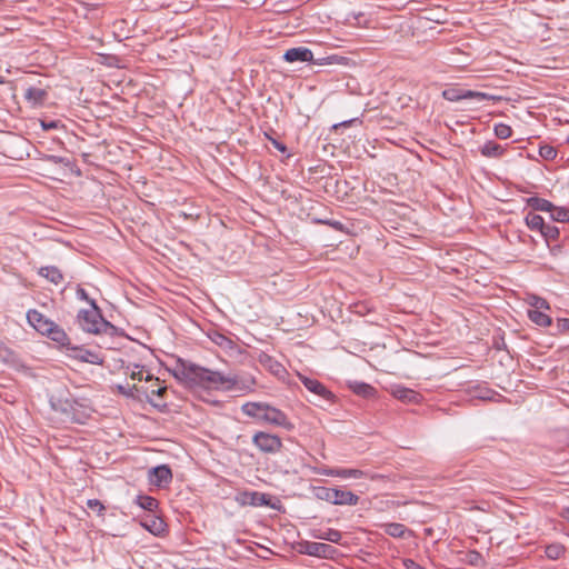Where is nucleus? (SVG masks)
Listing matches in <instances>:
<instances>
[{
  "label": "nucleus",
  "instance_id": "a211bd4d",
  "mask_svg": "<svg viewBox=\"0 0 569 569\" xmlns=\"http://www.w3.org/2000/svg\"><path fill=\"white\" fill-rule=\"evenodd\" d=\"M69 350L76 351L77 355L74 358L81 362H88L92 365H100L102 362V358L94 351L77 346H71Z\"/></svg>",
  "mask_w": 569,
  "mask_h": 569
},
{
  "label": "nucleus",
  "instance_id": "b1692460",
  "mask_svg": "<svg viewBox=\"0 0 569 569\" xmlns=\"http://www.w3.org/2000/svg\"><path fill=\"white\" fill-rule=\"evenodd\" d=\"M351 390L357 395L366 399L373 398L377 393V390L371 385L366 382H352L349 386Z\"/></svg>",
  "mask_w": 569,
  "mask_h": 569
},
{
  "label": "nucleus",
  "instance_id": "e2e57ef3",
  "mask_svg": "<svg viewBox=\"0 0 569 569\" xmlns=\"http://www.w3.org/2000/svg\"><path fill=\"white\" fill-rule=\"evenodd\" d=\"M567 143L569 144V136H568V138H567Z\"/></svg>",
  "mask_w": 569,
  "mask_h": 569
},
{
  "label": "nucleus",
  "instance_id": "5701e85b",
  "mask_svg": "<svg viewBox=\"0 0 569 569\" xmlns=\"http://www.w3.org/2000/svg\"><path fill=\"white\" fill-rule=\"evenodd\" d=\"M480 152L487 158H500L505 153V148L492 140H489L480 148Z\"/></svg>",
  "mask_w": 569,
  "mask_h": 569
},
{
  "label": "nucleus",
  "instance_id": "a19ab883",
  "mask_svg": "<svg viewBox=\"0 0 569 569\" xmlns=\"http://www.w3.org/2000/svg\"><path fill=\"white\" fill-rule=\"evenodd\" d=\"M492 393H493L492 390L481 387V386H477L475 388V397L482 399V400H490Z\"/></svg>",
  "mask_w": 569,
  "mask_h": 569
},
{
  "label": "nucleus",
  "instance_id": "4d7b16f0",
  "mask_svg": "<svg viewBox=\"0 0 569 569\" xmlns=\"http://www.w3.org/2000/svg\"><path fill=\"white\" fill-rule=\"evenodd\" d=\"M352 121L349 120V121H342L341 123H337V124H333V129H337L338 127H347L351 123Z\"/></svg>",
  "mask_w": 569,
  "mask_h": 569
},
{
  "label": "nucleus",
  "instance_id": "4be33fe9",
  "mask_svg": "<svg viewBox=\"0 0 569 569\" xmlns=\"http://www.w3.org/2000/svg\"><path fill=\"white\" fill-rule=\"evenodd\" d=\"M39 274L54 284H59L63 280L61 270L54 266H46L39 269Z\"/></svg>",
  "mask_w": 569,
  "mask_h": 569
},
{
  "label": "nucleus",
  "instance_id": "864d4df0",
  "mask_svg": "<svg viewBox=\"0 0 569 569\" xmlns=\"http://www.w3.org/2000/svg\"><path fill=\"white\" fill-rule=\"evenodd\" d=\"M167 392V387H160L151 391V396L162 397Z\"/></svg>",
  "mask_w": 569,
  "mask_h": 569
},
{
  "label": "nucleus",
  "instance_id": "f257e3e1",
  "mask_svg": "<svg viewBox=\"0 0 569 569\" xmlns=\"http://www.w3.org/2000/svg\"><path fill=\"white\" fill-rule=\"evenodd\" d=\"M169 372L182 385L193 388L232 390L237 387V377L223 376L219 371L196 365L189 360L177 358Z\"/></svg>",
  "mask_w": 569,
  "mask_h": 569
},
{
  "label": "nucleus",
  "instance_id": "c85d7f7f",
  "mask_svg": "<svg viewBox=\"0 0 569 569\" xmlns=\"http://www.w3.org/2000/svg\"><path fill=\"white\" fill-rule=\"evenodd\" d=\"M211 341L214 342L217 346H219L222 349L226 350H232L237 347V345L227 336L220 332H213L209 336Z\"/></svg>",
  "mask_w": 569,
  "mask_h": 569
},
{
  "label": "nucleus",
  "instance_id": "dca6fc26",
  "mask_svg": "<svg viewBox=\"0 0 569 569\" xmlns=\"http://www.w3.org/2000/svg\"><path fill=\"white\" fill-rule=\"evenodd\" d=\"M268 406L266 402H247L241 407V410L246 416L264 422L263 415L267 412Z\"/></svg>",
  "mask_w": 569,
  "mask_h": 569
},
{
  "label": "nucleus",
  "instance_id": "4c0bfd02",
  "mask_svg": "<svg viewBox=\"0 0 569 569\" xmlns=\"http://www.w3.org/2000/svg\"><path fill=\"white\" fill-rule=\"evenodd\" d=\"M493 131L496 137L499 139H508L512 134L511 127L502 122L495 124Z\"/></svg>",
  "mask_w": 569,
  "mask_h": 569
},
{
  "label": "nucleus",
  "instance_id": "0eeeda50",
  "mask_svg": "<svg viewBox=\"0 0 569 569\" xmlns=\"http://www.w3.org/2000/svg\"><path fill=\"white\" fill-rule=\"evenodd\" d=\"M234 500L241 506L262 507L268 506L276 509V506L271 503L270 495L259 491H240L236 495Z\"/></svg>",
  "mask_w": 569,
  "mask_h": 569
},
{
  "label": "nucleus",
  "instance_id": "c03bdc74",
  "mask_svg": "<svg viewBox=\"0 0 569 569\" xmlns=\"http://www.w3.org/2000/svg\"><path fill=\"white\" fill-rule=\"evenodd\" d=\"M557 329L559 333L569 331V318H559L557 320Z\"/></svg>",
  "mask_w": 569,
  "mask_h": 569
},
{
  "label": "nucleus",
  "instance_id": "a878e982",
  "mask_svg": "<svg viewBox=\"0 0 569 569\" xmlns=\"http://www.w3.org/2000/svg\"><path fill=\"white\" fill-rule=\"evenodd\" d=\"M528 318L539 327H549L552 322L543 310H528Z\"/></svg>",
  "mask_w": 569,
  "mask_h": 569
},
{
  "label": "nucleus",
  "instance_id": "473e14b6",
  "mask_svg": "<svg viewBox=\"0 0 569 569\" xmlns=\"http://www.w3.org/2000/svg\"><path fill=\"white\" fill-rule=\"evenodd\" d=\"M541 236L545 238L548 246H550V241L558 240L560 236L559 228L552 224H547L541 230Z\"/></svg>",
  "mask_w": 569,
  "mask_h": 569
},
{
  "label": "nucleus",
  "instance_id": "72a5a7b5",
  "mask_svg": "<svg viewBox=\"0 0 569 569\" xmlns=\"http://www.w3.org/2000/svg\"><path fill=\"white\" fill-rule=\"evenodd\" d=\"M528 305L532 307L531 310H548L550 308L548 301L537 295H530L527 299Z\"/></svg>",
  "mask_w": 569,
  "mask_h": 569
},
{
  "label": "nucleus",
  "instance_id": "9d476101",
  "mask_svg": "<svg viewBox=\"0 0 569 569\" xmlns=\"http://www.w3.org/2000/svg\"><path fill=\"white\" fill-rule=\"evenodd\" d=\"M283 59L287 62H313L317 64H323L322 60L315 61L313 60V53L309 48L306 47H295L288 49L284 54Z\"/></svg>",
  "mask_w": 569,
  "mask_h": 569
},
{
  "label": "nucleus",
  "instance_id": "680f3d73",
  "mask_svg": "<svg viewBox=\"0 0 569 569\" xmlns=\"http://www.w3.org/2000/svg\"><path fill=\"white\" fill-rule=\"evenodd\" d=\"M151 379H152V376H151V375H148V376L146 377V380H147V381H149V380H151Z\"/></svg>",
  "mask_w": 569,
  "mask_h": 569
},
{
  "label": "nucleus",
  "instance_id": "de8ad7c7",
  "mask_svg": "<svg viewBox=\"0 0 569 569\" xmlns=\"http://www.w3.org/2000/svg\"><path fill=\"white\" fill-rule=\"evenodd\" d=\"M267 137H268V139L271 141L272 146H273L277 150H279V151H280V152H282V153L287 152V147H286V144H284V143H282V142L278 141L277 139H273V138H271V137H269V136H267Z\"/></svg>",
  "mask_w": 569,
  "mask_h": 569
},
{
  "label": "nucleus",
  "instance_id": "4468645a",
  "mask_svg": "<svg viewBox=\"0 0 569 569\" xmlns=\"http://www.w3.org/2000/svg\"><path fill=\"white\" fill-rule=\"evenodd\" d=\"M300 380L310 392L319 396L320 398L325 400H331L333 398V393L319 380L308 377H300Z\"/></svg>",
  "mask_w": 569,
  "mask_h": 569
},
{
  "label": "nucleus",
  "instance_id": "3c124183",
  "mask_svg": "<svg viewBox=\"0 0 569 569\" xmlns=\"http://www.w3.org/2000/svg\"><path fill=\"white\" fill-rule=\"evenodd\" d=\"M405 566L407 569H425L422 566L411 559L405 560Z\"/></svg>",
  "mask_w": 569,
  "mask_h": 569
},
{
  "label": "nucleus",
  "instance_id": "7c9ffc66",
  "mask_svg": "<svg viewBox=\"0 0 569 569\" xmlns=\"http://www.w3.org/2000/svg\"><path fill=\"white\" fill-rule=\"evenodd\" d=\"M550 217L553 221L557 222H569V208L557 207L553 204V209L550 210Z\"/></svg>",
  "mask_w": 569,
  "mask_h": 569
},
{
  "label": "nucleus",
  "instance_id": "aec40b11",
  "mask_svg": "<svg viewBox=\"0 0 569 569\" xmlns=\"http://www.w3.org/2000/svg\"><path fill=\"white\" fill-rule=\"evenodd\" d=\"M312 537L316 539L341 545L342 532L333 528H328L326 530H313Z\"/></svg>",
  "mask_w": 569,
  "mask_h": 569
},
{
  "label": "nucleus",
  "instance_id": "39448f33",
  "mask_svg": "<svg viewBox=\"0 0 569 569\" xmlns=\"http://www.w3.org/2000/svg\"><path fill=\"white\" fill-rule=\"evenodd\" d=\"M300 552L311 557L335 559L339 551L337 548L329 543L316 542V541H303L300 543Z\"/></svg>",
  "mask_w": 569,
  "mask_h": 569
},
{
  "label": "nucleus",
  "instance_id": "bb28decb",
  "mask_svg": "<svg viewBox=\"0 0 569 569\" xmlns=\"http://www.w3.org/2000/svg\"><path fill=\"white\" fill-rule=\"evenodd\" d=\"M526 224L530 230H537L541 232L546 222L543 218L535 212H528L525 217Z\"/></svg>",
  "mask_w": 569,
  "mask_h": 569
},
{
  "label": "nucleus",
  "instance_id": "c756f323",
  "mask_svg": "<svg viewBox=\"0 0 569 569\" xmlns=\"http://www.w3.org/2000/svg\"><path fill=\"white\" fill-rule=\"evenodd\" d=\"M136 502L147 511H154L158 508V500L151 496L139 495Z\"/></svg>",
  "mask_w": 569,
  "mask_h": 569
},
{
  "label": "nucleus",
  "instance_id": "c9c22d12",
  "mask_svg": "<svg viewBox=\"0 0 569 569\" xmlns=\"http://www.w3.org/2000/svg\"><path fill=\"white\" fill-rule=\"evenodd\" d=\"M367 472L360 470V469H353V468H338L337 477L339 478H355L360 479L362 477H367Z\"/></svg>",
  "mask_w": 569,
  "mask_h": 569
},
{
  "label": "nucleus",
  "instance_id": "bf43d9fd",
  "mask_svg": "<svg viewBox=\"0 0 569 569\" xmlns=\"http://www.w3.org/2000/svg\"><path fill=\"white\" fill-rule=\"evenodd\" d=\"M562 516L569 521V509H566Z\"/></svg>",
  "mask_w": 569,
  "mask_h": 569
},
{
  "label": "nucleus",
  "instance_id": "e433bc0d",
  "mask_svg": "<svg viewBox=\"0 0 569 569\" xmlns=\"http://www.w3.org/2000/svg\"><path fill=\"white\" fill-rule=\"evenodd\" d=\"M545 552L549 559L557 560L563 555L565 547L560 543H552L546 547Z\"/></svg>",
  "mask_w": 569,
  "mask_h": 569
},
{
  "label": "nucleus",
  "instance_id": "f704fd0d",
  "mask_svg": "<svg viewBox=\"0 0 569 569\" xmlns=\"http://www.w3.org/2000/svg\"><path fill=\"white\" fill-rule=\"evenodd\" d=\"M463 561L470 566L476 567H482L485 565L482 555L477 550H469L466 552Z\"/></svg>",
  "mask_w": 569,
  "mask_h": 569
},
{
  "label": "nucleus",
  "instance_id": "f3484780",
  "mask_svg": "<svg viewBox=\"0 0 569 569\" xmlns=\"http://www.w3.org/2000/svg\"><path fill=\"white\" fill-rule=\"evenodd\" d=\"M359 497L352 491L335 488L332 505L337 506H356Z\"/></svg>",
  "mask_w": 569,
  "mask_h": 569
},
{
  "label": "nucleus",
  "instance_id": "f03ea898",
  "mask_svg": "<svg viewBox=\"0 0 569 569\" xmlns=\"http://www.w3.org/2000/svg\"><path fill=\"white\" fill-rule=\"evenodd\" d=\"M50 405L52 409L61 413L66 420L74 423H84L91 416V408L86 403L73 398L68 391L67 395L51 396Z\"/></svg>",
  "mask_w": 569,
  "mask_h": 569
},
{
  "label": "nucleus",
  "instance_id": "423d86ee",
  "mask_svg": "<svg viewBox=\"0 0 569 569\" xmlns=\"http://www.w3.org/2000/svg\"><path fill=\"white\" fill-rule=\"evenodd\" d=\"M252 443L263 453H277L282 448V440L263 431H258L252 437Z\"/></svg>",
  "mask_w": 569,
  "mask_h": 569
},
{
  "label": "nucleus",
  "instance_id": "ea45409f",
  "mask_svg": "<svg viewBox=\"0 0 569 569\" xmlns=\"http://www.w3.org/2000/svg\"><path fill=\"white\" fill-rule=\"evenodd\" d=\"M539 156L545 160H553L557 157V150L552 146L543 144L539 148Z\"/></svg>",
  "mask_w": 569,
  "mask_h": 569
},
{
  "label": "nucleus",
  "instance_id": "393cba45",
  "mask_svg": "<svg viewBox=\"0 0 569 569\" xmlns=\"http://www.w3.org/2000/svg\"><path fill=\"white\" fill-rule=\"evenodd\" d=\"M380 528L386 535L393 538H403L406 532L409 531L405 525L398 522L382 523Z\"/></svg>",
  "mask_w": 569,
  "mask_h": 569
},
{
  "label": "nucleus",
  "instance_id": "09e8293b",
  "mask_svg": "<svg viewBox=\"0 0 569 569\" xmlns=\"http://www.w3.org/2000/svg\"><path fill=\"white\" fill-rule=\"evenodd\" d=\"M361 18H363V13L362 12L351 11L347 16V21L351 22V20H355L357 24H360V19Z\"/></svg>",
  "mask_w": 569,
  "mask_h": 569
},
{
  "label": "nucleus",
  "instance_id": "f8f14e48",
  "mask_svg": "<svg viewBox=\"0 0 569 569\" xmlns=\"http://www.w3.org/2000/svg\"><path fill=\"white\" fill-rule=\"evenodd\" d=\"M257 360L266 370L278 378H283L287 375L286 368L267 352H259Z\"/></svg>",
  "mask_w": 569,
  "mask_h": 569
},
{
  "label": "nucleus",
  "instance_id": "8fccbe9b",
  "mask_svg": "<svg viewBox=\"0 0 569 569\" xmlns=\"http://www.w3.org/2000/svg\"><path fill=\"white\" fill-rule=\"evenodd\" d=\"M320 222L331 226L336 230H342V223L340 221H332V220H320Z\"/></svg>",
  "mask_w": 569,
  "mask_h": 569
},
{
  "label": "nucleus",
  "instance_id": "412c9836",
  "mask_svg": "<svg viewBox=\"0 0 569 569\" xmlns=\"http://www.w3.org/2000/svg\"><path fill=\"white\" fill-rule=\"evenodd\" d=\"M527 207L531 208L533 211H545L550 212L553 209V203L545 198L540 197H530L526 199Z\"/></svg>",
  "mask_w": 569,
  "mask_h": 569
},
{
  "label": "nucleus",
  "instance_id": "58836bf2",
  "mask_svg": "<svg viewBox=\"0 0 569 569\" xmlns=\"http://www.w3.org/2000/svg\"><path fill=\"white\" fill-rule=\"evenodd\" d=\"M100 333H104L108 336H116L119 333V329L114 325H112L111 322H109L108 320H106L103 318V320L101 321L100 328H99V335Z\"/></svg>",
  "mask_w": 569,
  "mask_h": 569
},
{
  "label": "nucleus",
  "instance_id": "13d9d810",
  "mask_svg": "<svg viewBox=\"0 0 569 569\" xmlns=\"http://www.w3.org/2000/svg\"><path fill=\"white\" fill-rule=\"evenodd\" d=\"M42 126H43L44 129L56 128V123L54 122H50L48 124L42 123Z\"/></svg>",
  "mask_w": 569,
  "mask_h": 569
},
{
  "label": "nucleus",
  "instance_id": "5fc2aeb1",
  "mask_svg": "<svg viewBox=\"0 0 569 569\" xmlns=\"http://www.w3.org/2000/svg\"><path fill=\"white\" fill-rule=\"evenodd\" d=\"M148 402L150 405H152L154 408H159V409H162V408H166L167 405L163 402V403H159V402H154L152 398L148 397Z\"/></svg>",
  "mask_w": 569,
  "mask_h": 569
},
{
  "label": "nucleus",
  "instance_id": "cd10ccee",
  "mask_svg": "<svg viewBox=\"0 0 569 569\" xmlns=\"http://www.w3.org/2000/svg\"><path fill=\"white\" fill-rule=\"evenodd\" d=\"M142 526L153 535H159L164 530V522L158 517H150L142 522Z\"/></svg>",
  "mask_w": 569,
  "mask_h": 569
},
{
  "label": "nucleus",
  "instance_id": "2f4dec72",
  "mask_svg": "<svg viewBox=\"0 0 569 569\" xmlns=\"http://www.w3.org/2000/svg\"><path fill=\"white\" fill-rule=\"evenodd\" d=\"M312 491L317 499L332 503L335 488L318 486Z\"/></svg>",
  "mask_w": 569,
  "mask_h": 569
},
{
  "label": "nucleus",
  "instance_id": "ddd939ff",
  "mask_svg": "<svg viewBox=\"0 0 569 569\" xmlns=\"http://www.w3.org/2000/svg\"><path fill=\"white\" fill-rule=\"evenodd\" d=\"M391 395L406 403H419L422 399V396L415 391L413 389L403 387V386H393L391 388Z\"/></svg>",
  "mask_w": 569,
  "mask_h": 569
},
{
  "label": "nucleus",
  "instance_id": "6e6552de",
  "mask_svg": "<svg viewBox=\"0 0 569 569\" xmlns=\"http://www.w3.org/2000/svg\"><path fill=\"white\" fill-rule=\"evenodd\" d=\"M172 471L168 465H159L149 469L148 480L149 483L158 488H164L172 481Z\"/></svg>",
  "mask_w": 569,
  "mask_h": 569
},
{
  "label": "nucleus",
  "instance_id": "6e6d98bb",
  "mask_svg": "<svg viewBox=\"0 0 569 569\" xmlns=\"http://www.w3.org/2000/svg\"><path fill=\"white\" fill-rule=\"evenodd\" d=\"M131 379L142 380V371L141 370L132 371L131 372Z\"/></svg>",
  "mask_w": 569,
  "mask_h": 569
},
{
  "label": "nucleus",
  "instance_id": "2eb2a0df",
  "mask_svg": "<svg viewBox=\"0 0 569 569\" xmlns=\"http://www.w3.org/2000/svg\"><path fill=\"white\" fill-rule=\"evenodd\" d=\"M50 340L56 342L62 348L70 349L72 346L70 342V338L62 327L57 325L56 322L50 327V330L46 335Z\"/></svg>",
  "mask_w": 569,
  "mask_h": 569
},
{
  "label": "nucleus",
  "instance_id": "49530a36",
  "mask_svg": "<svg viewBox=\"0 0 569 569\" xmlns=\"http://www.w3.org/2000/svg\"><path fill=\"white\" fill-rule=\"evenodd\" d=\"M317 473L328 477H337L338 468L323 467L317 470Z\"/></svg>",
  "mask_w": 569,
  "mask_h": 569
},
{
  "label": "nucleus",
  "instance_id": "79ce46f5",
  "mask_svg": "<svg viewBox=\"0 0 569 569\" xmlns=\"http://www.w3.org/2000/svg\"><path fill=\"white\" fill-rule=\"evenodd\" d=\"M87 506L92 510H97L99 515H102L106 509L102 502L98 499H89L87 501Z\"/></svg>",
  "mask_w": 569,
  "mask_h": 569
},
{
  "label": "nucleus",
  "instance_id": "7ed1b4c3",
  "mask_svg": "<svg viewBox=\"0 0 569 569\" xmlns=\"http://www.w3.org/2000/svg\"><path fill=\"white\" fill-rule=\"evenodd\" d=\"M90 309H80L77 315L79 327L93 335H99V328L103 320L102 311L96 301H90Z\"/></svg>",
  "mask_w": 569,
  "mask_h": 569
},
{
  "label": "nucleus",
  "instance_id": "603ef678",
  "mask_svg": "<svg viewBox=\"0 0 569 569\" xmlns=\"http://www.w3.org/2000/svg\"><path fill=\"white\" fill-rule=\"evenodd\" d=\"M48 160L53 163H66V159L59 156H48Z\"/></svg>",
  "mask_w": 569,
  "mask_h": 569
},
{
  "label": "nucleus",
  "instance_id": "052dcab7",
  "mask_svg": "<svg viewBox=\"0 0 569 569\" xmlns=\"http://www.w3.org/2000/svg\"><path fill=\"white\" fill-rule=\"evenodd\" d=\"M4 82H6L4 78L2 76H0V84H2Z\"/></svg>",
  "mask_w": 569,
  "mask_h": 569
},
{
  "label": "nucleus",
  "instance_id": "37998d69",
  "mask_svg": "<svg viewBox=\"0 0 569 569\" xmlns=\"http://www.w3.org/2000/svg\"><path fill=\"white\" fill-rule=\"evenodd\" d=\"M117 389H118V391L121 395H124L127 397H133V391L137 390V386L136 385H132V386L128 385L126 387V386L118 385Z\"/></svg>",
  "mask_w": 569,
  "mask_h": 569
},
{
  "label": "nucleus",
  "instance_id": "6ab92c4d",
  "mask_svg": "<svg viewBox=\"0 0 569 569\" xmlns=\"http://www.w3.org/2000/svg\"><path fill=\"white\" fill-rule=\"evenodd\" d=\"M48 92L42 88L29 87L24 92V98L32 106H42L47 99Z\"/></svg>",
  "mask_w": 569,
  "mask_h": 569
},
{
  "label": "nucleus",
  "instance_id": "9b49d317",
  "mask_svg": "<svg viewBox=\"0 0 569 569\" xmlns=\"http://www.w3.org/2000/svg\"><path fill=\"white\" fill-rule=\"evenodd\" d=\"M27 320L29 325L32 326L42 336H46L50 330V327L54 323V321L50 320L36 309H31L27 312Z\"/></svg>",
  "mask_w": 569,
  "mask_h": 569
},
{
  "label": "nucleus",
  "instance_id": "1a4fd4ad",
  "mask_svg": "<svg viewBox=\"0 0 569 569\" xmlns=\"http://www.w3.org/2000/svg\"><path fill=\"white\" fill-rule=\"evenodd\" d=\"M264 422L281 427L288 431L292 430L295 428V425L289 420L288 416L280 409L268 406L267 412L263 415Z\"/></svg>",
  "mask_w": 569,
  "mask_h": 569
},
{
  "label": "nucleus",
  "instance_id": "20e7f679",
  "mask_svg": "<svg viewBox=\"0 0 569 569\" xmlns=\"http://www.w3.org/2000/svg\"><path fill=\"white\" fill-rule=\"evenodd\" d=\"M442 97L447 101L457 102L460 100H471L477 103L483 102V101H498L500 100V97L489 94L486 92L480 91H473V90H467V89H460V88H449L442 91Z\"/></svg>",
  "mask_w": 569,
  "mask_h": 569
},
{
  "label": "nucleus",
  "instance_id": "a18cd8bd",
  "mask_svg": "<svg viewBox=\"0 0 569 569\" xmlns=\"http://www.w3.org/2000/svg\"><path fill=\"white\" fill-rule=\"evenodd\" d=\"M76 295H77L78 299L83 300V301L88 302L89 305H90V301H96L94 299H91L88 296V292L81 286L77 287Z\"/></svg>",
  "mask_w": 569,
  "mask_h": 569
}]
</instances>
